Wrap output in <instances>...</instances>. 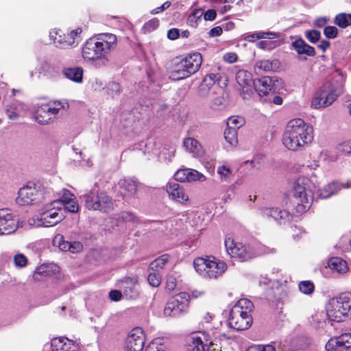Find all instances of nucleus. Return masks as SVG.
I'll list each match as a JSON object with an SVG mask.
<instances>
[{"label":"nucleus","mask_w":351,"mask_h":351,"mask_svg":"<svg viewBox=\"0 0 351 351\" xmlns=\"http://www.w3.org/2000/svg\"><path fill=\"white\" fill-rule=\"evenodd\" d=\"M326 82L330 83V88L338 93L339 95L343 88L345 77L339 71H335L331 75V80H328Z\"/></svg>","instance_id":"32"},{"label":"nucleus","mask_w":351,"mask_h":351,"mask_svg":"<svg viewBox=\"0 0 351 351\" xmlns=\"http://www.w3.org/2000/svg\"><path fill=\"white\" fill-rule=\"evenodd\" d=\"M21 110H23V105L19 101H14L6 109V114L10 119L16 120Z\"/></svg>","instance_id":"36"},{"label":"nucleus","mask_w":351,"mask_h":351,"mask_svg":"<svg viewBox=\"0 0 351 351\" xmlns=\"http://www.w3.org/2000/svg\"><path fill=\"white\" fill-rule=\"evenodd\" d=\"M82 31L81 28H77L71 31L69 33L66 34L67 40L68 41H70L69 43L70 47H75L76 45H77V36L82 33Z\"/></svg>","instance_id":"47"},{"label":"nucleus","mask_w":351,"mask_h":351,"mask_svg":"<svg viewBox=\"0 0 351 351\" xmlns=\"http://www.w3.org/2000/svg\"><path fill=\"white\" fill-rule=\"evenodd\" d=\"M351 316V293L340 294L336 301H332L326 306V313L322 311L313 317L315 321L321 323L326 317L333 322H341L344 316Z\"/></svg>","instance_id":"5"},{"label":"nucleus","mask_w":351,"mask_h":351,"mask_svg":"<svg viewBox=\"0 0 351 351\" xmlns=\"http://www.w3.org/2000/svg\"><path fill=\"white\" fill-rule=\"evenodd\" d=\"M176 279L173 276H169L167 278L166 289L169 291H173L176 287Z\"/></svg>","instance_id":"62"},{"label":"nucleus","mask_w":351,"mask_h":351,"mask_svg":"<svg viewBox=\"0 0 351 351\" xmlns=\"http://www.w3.org/2000/svg\"><path fill=\"white\" fill-rule=\"evenodd\" d=\"M64 105L60 101L38 106L34 114L35 121L40 125H46L53 121Z\"/></svg>","instance_id":"11"},{"label":"nucleus","mask_w":351,"mask_h":351,"mask_svg":"<svg viewBox=\"0 0 351 351\" xmlns=\"http://www.w3.org/2000/svg\"><path fill=\"white\" fill-rule=\"evenodd\" d=\"M167 192L171 199L180 204H185L189 201V196L184 192L183 187L175 181L168 182Z\"/></svg>","instance_id":"21"},{"label":"nucleus","mask_w":351,"mask_h":351,"mask_svg":"<svg viewBox=\"0 0 351 351\" xmlns=\"http://www.w3.org/2000/svg\"><path fill=\"white\" fill-rule=\"evenodd\" d=\"M65 337H57L53 338L51 340V347L53 348V350L56 351H59L63 350V345L65 340Z\"/></svg>","instance_id":"57"},{"label":"nucleus","mask_w":351,"mask_h":351,"mask_svg":"<svg viewBox=\"0 0 351 351\" xmlns=\"http://www.w3.org/2000/svg\"><path fill=\"white\" fill-rule=\"evenodd\" d=\"M261 211L263 216L271 217L280 224L285 223L291 219V215L288 211L278 208H263Z\"/></svg>","instance_id":"23"},{"label":"nucleus","mask_w":351,"mask_h":351,"mask_svg":"<svg viewBox=\"0 0 351 351\" xmlns=\"http://www.w3.org/2000/svg\"><path fill=\"white\" fill-rule=\"evenodd\" d=\"M202 63V57L199 53H191L175 64L169 77L174 81L189 77L199 70Z\"/></svg>","instance_id":"8"},{"label":"nucleus","mask_w":351,"mask_h":351,"mask_svg":"<svg viewBox=\"0 0 351 351\" xmlns=\"http://www.w3.org/2000/svg\"><path fill=\"white\" fill-rule=\"evenodd\" d=\"M190 296L185 292H182L171 298L165 305L164 315L167 317H178L186 312Z\"/></svg>","instance_id":"14"},{"label":"nucleus","mask_w":351,"mask_h":351,"mask_svg":"<svg viewBox=\"0 0 351 351\" xmlns=\"http://www.w3.org/2000/svg\"><path fill=\"white\" fill-rule=\"evenodd\" d=\"M334 23L341 28L351 25V14L340 13L335 16Z\"/></svg>","instance_id":"37"},{"label":"nucleus","mask_w":351,"mask_h":351,"mask_svg":"<svg viewBox=\"0 0 351 351\" xmlns=\"http://www.w3.org/2000/svg\"><path fill=\"white\" fill-rule=\"evenodd\" d=\"M75 198V196L73 194H72L69 190L63 189L62 190V195L60 197V199H55L54 201L60 202L62 203V206L64 203H66L67 202Z\"/></svg>","instance_id":"59"},{"label":"nucleus","mask_w":351,"mask_h":351,"mask_svg":"<svg viewBox=\"0 0 351 351\" xmlns=\"http://www.w3.org/2000/svg\"><path fill=\"white\" fill-rule=\"evenodd\" d=\"M328 267L338 273H345L348 270L347 263L339 257H332L328 261Z\"/></svg>","instance_id":"35"},{"label":"nucleus","mask_w":351,"mask_h":351,"mask_svg":"<svg viewBox=\"0 0 351 351\" xmlns=\"http://www.w3.org/2000/svg\"><path fill=\"white\" fill-rule=\"evenodd\" d=\"M236 80L241 88L243 98L250 97L254 81L252 73L246 70L239 69L236 73Z\"/></svg>","instance_id":"19"},{"label":"nucleus","mask_w":351,"mask_h":351,"mask_svg":"<svg viewBox=\"0 0 351 351\" xmlns=\"http://www.w3.org/2000/svg\"><path fill=\"white\" fill-rule=\"evenodd\" d=\"M145 342V336L140 327L133 328L126 339V349L132 351H142Z\"/></svg>","instance_id":"18"},{"label":"nucleus","mask_w":351,"mask_h":351,"mask_svg":"<svg viewBox=\"0 0 351 351\" xmlns=\"http://www.w3.org/2000/svg\"><path fill=\"white\" fill-rule=\"evenodd\" d=\"M159 25V21L156 18L152 19L147 21L143 25V29L145 32H150L155 30Z\"/></svg>","instance_id":"54"},{"label":"nucleus","mask_w":351,"mask_h":351,"mask_svg":"<svg viewBox=\"0 0 351 351\" xmlns=\"http://www.w3.org/2000/svg\"><path fill=\"white\" fill-rule=\"evenodd\" d=\"M62 203L58 201H51L41 209L40 220L44 223V227H51L60 223L64 218L62 213Z\"/></svg>","instance_id":"13"},{"label":"nucleus","mask_w":351,"mask_h":351,"mask_svg":"<svg viewBox=\"0 0 351 351\" xmlns=\"http://www.w3.org/2000/svg\"><path fill=\"white\" fill-rule=\"evenodd\" d=\"M220 78L221 76L219 73H210L206 75L202 82V87L207 86L211 88L216 82L219 81Z\"/></svg>","instance_id":"42"},{"label":"nucleus","mask_w":351,"mask_h":351,"mask_svg":"<svg viewBox=\"0 0 351 351\" xmlns=\"http://www.w3.org/2000/svg\"><path fill=\"white\" fill-rule=\"evenodd\" d=\"M117 46V38L115 34H99L86 40L83 45L82 55L86 62L100 69L107 66L110 53Z\"/></svg>","instance_id":"1"},{"label":"nucleus","mask_w":351,"mask_h":351,"mask_svg":"<svg viewBox=\"0 0 351 351\" xmlns=\"http://www.w3.org/2000/svg\"><path fill=\"white\" fill-rule=\"evenodd\" d=\"M41 219V213H40L39 216H35L33 217H31L28 219L27 221H22L23 222V224H25V226H23L24 228H29L31 227H36V226H43L44 227V223L43 221L40 220Z\"/></svg>","instance_id":"46"},{"label":"nucleus","mask_w":351,"mask_h":351,"mask_svg":"<svg viewBox=\"0 0 351 351\" xmlns=\"http://www.w3.org/2000/svg\"><path fill=\"white\" fill-rule=\"evenodd\" d=\"M217 173L221 182H229L234 176L233 169L227 164H222L218 166Z\"/></svg>","instance_id":"34"},{"label":"nucleus","mask_w":351,"mask_h":351,"mask_svg":"<svg viewBox=\"0 0 351 351\" xmlns=\"http://www.w3.org/2000/svg\"><path fill=\"white\" fill-rule=\"evenodd\" d=\"M69 252L71 253H77L82 250V245L80 242L73 241L69 245Z\"/></svg>","instance_id":"63"},{"label":"nucleus","mask_w":351,"mask_h":351,"mask_svg":"<svg viewBox=\"0 0 351 351\" xmlns=\"http://www.w3.org/2000/svg\"><path fill=\"white\" fill-rule=\"evenodd\" d=\"M278 66L277 60H261L256 62L254 69L256 73L275 71Z\"/></svg>","instance_id":"31"},{"label":"nucleus","mask_w":351,"mask_h":351,"mask_svg":"<svg viewBox=\"0 0 351 351\" xmlns=\"http://www.w3.org/2000/svg\"><path fill=\"white\" fill-rule=\"evenodd\" d=\"M305 36L309 42L315 43L320 39L321 33L315 29L307 30L305 32Z\"/></svg>","instance_id":"49"},{"label":"nucleus","mask_w":351,"mask_h":351,"mask_svg":"<svg viewBox=\"0 0 351 351\" xmlns=\"http://www.w3.org/2000/svg\"><path fill=\"white\" fill-rule=\"evenodd\" d=\"M274 83L273 78L265 76L254 80L252 88H254L260 97L266 96L273 90Z\"/></svg>","instance_id":"22"},{"label":"nucleus","mask_w":351,"mask_h":351,"mask_svg":"<svg viewBox=\"0 0 351 351\" xmlns=\"http://www.w3.org/2000/svg\"><path fill=\"white\" fill-rule=\"evenodd\" d=\"M185 149L193 154L195 157H200L203 155L204 151L201 144L194 138H186L183 141Z\"/></svg>","instance_id":"28"},{"label":"nucleus","mask_w":351,"mask_h":351,"mask_svg":"<svg viewBox=\"0 0 351 351\" xmlns=\"http://www.w3.org/2000/svg\"><path fill=\"white\" fill-rule=\"evenodd\" d=\"M169 256L168 254H163L152 261L149 265V267L155 271H158L169 261Z\"/></svg>","instance_id":"39"},{"label":"nucleus","mask_w":351,"mask_h":351,"mask_svg":"<svg viewBox=\"0 0 351 351\" xmlns=\"http://www.w3.org/2000/svg\"><path fill=\"white\" fill-rule=\"evenodd\" d=\"M14 261L16 266L23 267L27 263V258L22 254H16L14 257Z\"/></svg>","instance_id":"60"},{"label":"nucleus","mask_w":351,"mask_h":351,"mask_svg":"<svg viewBox=\"0 0 351 351\" xmlns=\"http://www.w3.org/2000/svg\"><path fill=\"white\" fill-rule=\"evenodd\" d=\"M62 351H75L77 348V346L72 341L67 338L64 340Z\"/></svg>","instance_id":"61"},{"label":"nucleus","mask_w":351,"mask_h":351,"mask_svg":"<svg viewBox=\"0 0 351 351\" xmlns=\"http://www.w3.org/2000/svg\"><path fill=\"white\" fill-rule=\"evenodd\" d=\"M308 343L304 337H295L289 340L285 347L284 351H304L308 348Z\"/></svg>","instance_id":"27"},{"label":"nucleus","mask_w":351,"mask_h":351,"mask_svg":"<svg viewBox=\"0 0 351 351\" xmlns=\"http://www.w3.org/2000/svg\"><path fill=\"white\" fill-rule=\"evenodd\" d=\"M53 71V67L51 63L47 61H43L40 63L39 72L43 75H49Z\"/></svg>","instance_id":"55"},{"label":"nucleus","mask_w":351,"mask_h":351,"mask_svg":"<svg viewBox=\"0 0 351 351\" xmlns=\"http://www.w3.org/2000/svg\"><path fill=\"white\" fill-rule=\"evenodd\" d=\"M147 281L152 287H157L160 284L161 277L158 273H150L147 277Z\"/></svg>","instance_id":"53"},{"label":"nucleus","mask_w":351,"mask_h":351,"mask_svg":"<svg viewBox=\"0 0 351 351\" xmlns=\"http://www.w3.org/2000/svg\"><path fill=\"white\" fill-rule=\"evenodd\" d=\"M319 184L314 171L308 176L300 177L293 182L292 193L297 213H303L309 209L313 200V193Z\"/></svg>","instance_id":"3"},{"label":"nucleus","mask_w":351,"mask_h":351,"mask_svg":"<svg viewBox=\"0 0 351 351\" xmlns=\"http://www.w3.org/2000/svg\"><path fill=\"white\" fill-rule=\"evenodd\" d=\"M88 210L109 212L112 208V201L105 192L100 191L97 186L82 195Z\"/></svg>","instance_id":"10"},{"label":"nucleus","mask_w":351,"mask_h":351,"mask_svg":"<svg viewBox=\"0 0 351 351\" xmlns=\"http://www.w3.org/2000/svg\"><path fill=\"white\" fill-rule=\"evenodd\" d=\"M342 188L351 189V180L342 184L333 181L320 190L319 196L324 199L328 198L336 194Z\"/></svg>","instance_id":"24"},{"label":"nucleus","mask_w":351,"mask_h":351,"mask_svg":"<svg viewBox=\"0 0 351 351\" xmlns=\"http://www.w3.org/2000/svg\"><path fill=\"white\" fill-rule=\"evenodd\" d=\"M278 44V41L261 40L256 43V46L262 49H271Z\"/></svg>","instance_id":"56"},{"label":"nucleus","mask_w":351,"mask_h":351,"mask_svg":"<svg viewBox=\"0 0 351 351\" xmlns=\"http://www.w3.org/2000/svg\"><path fill=\"white\" fill-rule=\"evenodd\" d=\"M337 150L341 155H348L351 153V139L346 140L337 146Z\"/></svg>","instance_id":"45"},{"label":"nucleus","mask_w":351,"mask_h":351,"mask_svg":"<svg viewBox=\"0 0 351 351\" xmlns=\"http://www.w3.org/2000/svg\"><path fill=\"white\" fill-rule=\"evenodd\" d=\"M224 138L231 146H236L238 143L237 130L227 127L224 131Z\"/></svg>","instance_id":"41"},{"label":"nucleus","mask_w":351,"mask_h":351,"mask_svg":"<svg viewBox=\"0 0 351 351\" xmlns=\"http://www.w3.org/2000/svg\"><path fill=\"white\" fill-rule=\"evenodd\" d=\"M338 29L335 26H326L324 29V34L327 38H335L337 37Z\"/></svg>","instance_id":"58"},{"label":"nucleus","mask_w":351,"mask_h":351,"mask_svg":"<svg viewBox=\"0 0 351 351\" xmlns=\"http://www.w3.org/2000/svg\"><path fill=\"white\" fill-rule=\"evenodd\" d=\"M62 74L66 78L75 83H82L84 71L79 66L66 67L63 69Z\"/></svg>","instance_id":"30"},{"label":"nucleus","mask_w":351,"mask_h":351,"mask_svg":"<svg viewBox=\"0 0 351 351\" xmlns=\"http://www.w3.org/2000/svg\"><path fill=\"white\" fill-rule=\"evenodd\" d=\"M254 308L253 303L247 298L240 299L231 308L228 325L237 330L247 329L252 324L251 312Z\"/></svg>","instance_id":"4"},{"label":"nucleus","mask_w":351,"mask_h":351,"mask_svg":"<svg viewBox=\"0 0 351 351\" xmlns=\"http://www.w3.org/2000/svg\"><path fill=\"white\" fill-rule=\"evenodd\" d=\"M204 11L202 9H195L188 17V24L193 27L198 25V22L202 21Z\"/></svg>","instance_id":"40"},{"label":"nucleus","mask_w":351,"mask_h":351,"mask_svg":"<svg viewBox=\"0 0 351 351\" xmlns=\"http://www.w3.org/2000/svg\"><path fill=\"white\" fill-rule=\"evenodd\" d=\"M189 169H180L178 170L174 174L175 182L179 181L181 182H188L189 180Z\"/></svg>","instance_id":"51"},{"label":"nucleus","mask_w":351,"mask_h":351,"mask_svg":"<svg viewBox=\"0 0 351 351\" xmlns=\"http://www.w3.org/2000/svg\"><path fill=\"white\" fill-rule=\"evenodd\" d=\"M51 194V189L39 182H29L19 190L16 202L21 206L38 204L49 199Z\"/></svg>","instance_id":"6"},{"label":"nucleus","mask_w":351,"mask_h":351,"mask_svg":"<svg viewBox=\"0 0 351 351\" xmlns=\"http://www.w3.org/2000/svg\"><path fill=\"white\" fill-rule=\"evenodd\" d=\"M217 339L214 341L204 332L192 333L187 338V351L217 350Z\"/></svg>","instance_id":"12"},{"label":"nucleus","mask_w":351,"mask_h":351,"mask_svg":"<svg viewBox=\"0 0 351 351\" xmlns=\"http://www.w3.org/2000/svg\"><path fill=\"white\" fill-rule=\"evenodd\" d=\"M117 286L122 290L127 298L134 299L138 296L136 277L124 278L118 282Z\"/></svg>","instance_id":"20"},{"label":"nucleus","mask_w":351,"mask_h":351,"mask_svg":"<svg viewBox=\"0 0 351 351\" xmlns=\"http://www.w3.org/2000/svg\"><path fill=\"white\" fill-rule=\"evenodd\" d=\"M337 96L338 93L330 88V83L325 82L312 99L311 106L317 109L327 107L336 100Z\"/></svg>","instance_id":"15"},{"label":"nucleus","mask_w":351,"mask_h":351,"mask_svg":"<svg viewBox=\"0 0 351 351\" xmlns=\"http://www.w3.org/2000/svg\"><path fill=\"white\" fill-rule=\"evenodd\" d=\"M279 38V34L274 32H259L254 33H248L245 34L244 39L249 42H254L256 40L266 38V39H276Z\"/></svg>","instance_id":"33"},{"label":"nucleus","mask_w":351,"mask_h":351,"mask_svg":"<svg viewBox=\"0 0 351 351\" xmlns=\"http://www.w3.org/2000/svg\"><path fill=\"white\" fill-rule=\"evenodd\" d=\"M195 271L206 278H217L221 276L226 269L224 262L216 259L215 257H198L193 261Z\"/></svg>","instance_id":"9"},{"label":"nucleus","mask_w":351,"mask_h":351,"mask_svg":"<svg viewBox=\"0 0 351 351\" xmlns=\"http://www.w3.org/2000/svg\"><path fill=\"white\" fill-rule=\"evenodd\" d=\"M226 251L232 257L237 258L241 261H246L259 255L274 254L275 248L265 245H258L256 249L250 245H245L242 243L236 242L232 238L225 240Z\"/></svg>","instance_id":"7"},{"label":"nucleus","mask_w":351,"mask_h":351,"mask_svg":"<svg viewBox=\"0 0 351 351\" xmlns=\"http://www.w3.org/2000/svg\"><path fill=\"white\" fill-rule=\"evenodd\" d=\"M313 128L301 119L289 121L282 135V144L291 151H298L313 140Z\"/></svg>","instance_id":"2"},{"label":"nucleus","mask_w":351,"mask_h":351,"mask_svg":"<svg viewBox=\"0 0 351 351\" xmlns=\"http://www.w3.org/2000/svg\"><path fill=\"white\" fill-rule=\"evenodd\" d=\"M300 291L306 295H310L313 293L315 286L310 280H304L300 282L298 285Z\"/></svg>","instance_id":"44"},{"label":"nucleus","mask_w":351,"mask_h":351,"mask_svg":"<svg viewBox=\"0 0 351 351\" xmlns=\"http://www.w3.org/2000/svg\"><path fill=\"white\" fill-rule=\"evenodd\" d=\"M223 59L226 62L234 63L237 60L238 56L236 53L229 52L223 55Z\"/></svg>","instance_id":"64"},{"label":"nucleus","mask_w":351,"mask_h":351,"mask_svg":"<svg viewBox=\"0 0 351 351\" xmlns=\"http://www.w3.org/2000/svg\"><path fill=\"white\" fill-rule=\"evenodd\" d=\"M25 226L16 216L7 209L0 210V235L14 232L19 227Z\"/></svg>","instance_id":"16"},{"label":"nucleus","mask_w":351,"mask_h":351,"mask_svg":"<svg viewBox=\"0 0 351 351\" xmlns=\"http://www.w3.org/2000/svg\"><path fill=\"white\" fill-rule=\"evenodd\" d=\"M245 123V119L240 116H232L228 118L227 127L237 130Z\"/></svg>","instance_id":"38"},{"label":"nucleus","mask_w":351,"mask_h":351,"mask_svg":"<svg viewBox=\"0 0 351 351\" xmlns=\"http://www.w3.org/2000/svg\"><path fill=\"white\" fill-rule=\"evenodd\" d=\"M50 40L54 45L60 49H67L70 47L66 34H60V30L52 29L49 32Z\"/></svg>","instance_id":"29"},{"label":"nucleus","mask_w":351,"mask_h":351,"mask_svg":"<svg viewBox=\"0 0 351 351\" xmlns=\"http://www.w3.org/2000/svg\"><path fill=\"white\" fill-rule=\"evenodd\" d=\"M160 339L153 340L146 348L145 351H165Z\"/></svg>","instance_id":"50"},{"label":"nucleus","mask_w":351,"mask_h":351,"mask_svg":"<svg viewBox=\"0 0 351 351\" xmlns=\"http://www.w3.org/2000/svg\"><path fill=\"white\" fill-rule=\"evenodd\" d=\"M119 186L121 193L124 198L134 196L137 191V182L130 178H123L119 180Z\"/></svg>","instance_id":"26"},{"label":"nucleus","mask_w":351,"mask_h":351,"mask_svg":"<svg viewBox=\"0 0 351 351\" xmlns=\"http://www.w3.org/2000/svg\"><path fill=\"white\" fill-rule=\"evenodd\" d=\"M62 208L72 213H77L80 208L75 197L67 202L66 203H64Z\"/></svg>","instance_id":"52"},{"label":"nucleus","mask_w":351,"mask_h":351,"mask_svg":"<svg viewBox=\"0 0 351 351\" xmlns=\"http://www.w3.org/2000/svg\"><path fill=\"white\" fill-rule=\"evenodd\" d=\"M246 351H276V349L271 343L252 344L247 348Z\"/></svg>","instance_id":"43"},{"label":"nucleus","mask_w":351,"mask_h":351,"mask_svg":"<svg viewBox=\"0 0 351 351\" xmlns=\"http://www.w3.org/2000/svg\"><path fill=\"white\" fill-rule=\"evenodd\" d=\"M326 351H351V333L330 338L325 346Z\"/></svg>","instance_id":"17"},{"label":"nucleus","mask_w":351,"mask_h":351,"mask_svg":"<svg viewBox=\"0 0 351 351\" xmlns=\"http://www.w3.org/2000/svg\"><path fill=\"white\" fill-rule=\"evenodd\" d=\"M291 49H294L298 56L313 57L315 56V48L307 44L303 39L298 38L291 43Z\"/></svg>","instance_id":"25"},{"label":"nucleus","mask_w":351,"mask_h":351,"mask_svg":"<svg viewBox=\"0 0 351 351\" xmlns=\"http://www.w3.org/2000/svg\"><path fill=\"white\" fill-rule=\"evenodd\" d=\"M188 173H189L188 182H195V181L203 182V181L206 180V176L195 169H189Z\"/></svg>","instance_id":"48"}]
</instances>
